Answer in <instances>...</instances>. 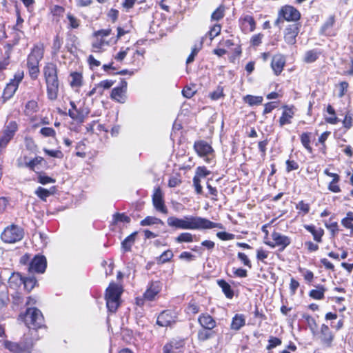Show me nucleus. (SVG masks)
<instances>
[{
	"label": "nucleus",
	"mask_w": 353,
	"mask_h": 353,
	"mask_svg": "<svg viewBox=\"0 0 353 353\" xmlns=\"http://www.w3.org/2000/svg\"><path fill=\"white\" fill-rule=\"evenodd\" d=\"M195 235L190 232H181L174 238V241L177 243H192Z\"/></svg>",
	"instance_id": "603ef678"
},
{
	"label": "nucleus",
	"mask_w": 353,
	"mask_h": 353,
	"mask_svg": "<svg viewBox=\"0 0 353 353\" xmlns=\"http://www.w3.org/2000/svg\"><path fill=\"white\" fill-rule=\"evenodd\" d=\"M23 284L24 290L29 293L38 285V281L34 276L24 277Z\"/></svg>",
	"instance_id": "864d4df0"
},
{
	"label": "nucleus",
	"mask_w": 353,
	"mask_h": 353,
	"mask_svg": "<svg viewBox=\"0 0 353 353\" xmlns=\"http://www.w3.org/2000/svg\"><path fill=\"white\" fill-rule=\"evenodd\" d=\"M45 161L44 158L40 156H37L34 158L30 159L28 163V166L26 168H28L31 171H36V168L42 163V162Z\"/></svg>",
	"instance_id": "69168bd1"
},
{
	"label": "nucleus",
	"mask_w": 353,
	"mask_h": 353,
	"mask_svg": "<svg viewBox=\"0 0 353 353\" xmlns=\"http://www.w3.org/2000/svg\"><path fill=\"white\" fill-rule=\"evenodd\" d=\"M174 257V254L170 249L165 250L159 256L156 258V262L158 265H163L164 263L171 261Z\"/></svg>",
	"instance_id": "49530a36"
},
{
	"label": "nucleus",
	"mask_w": 353,
	"mask_h": 353,
	"mask_svg": "<svg viewBox=\"0 0 353 353\" xmlns=\"http://www.w3.org/2000/svg\"><path fill=\"white\" fill-rule=\"evenodd\" d=\"M167 224L175 230H195L223 228V225L221 223L212 222L206 218L196 216H185L183 219L171 216L167 219Z\"/></svg>",
	"instance_id": "f257e3e1"
},
{
	"label": "nucleus",
	"mask_w": 353,
	"mask_h": 353,
	"mask_svg": "<svg viewBox=\"0 0 353 353\" xmlns=\"http://www.w3.org/2000/svg\"><path fill=\"white\" fill-rule=\"evenodd\" d=\"M237 259L243 264L245 267H247L248 269L252 268V263L249 258V256L243 252H237Z\"/></svg>",
	"instance_id": "e2e57ef3"
},
{
	"label": "nucleus",
	"mask_w": 353,
	"mask_h": 353,
	"mask_svg": "<svg viewBox=\"0 0 353 353\" xmlns=\"http://www.w3.org/2000/svg\"><path fill=\"white\" fill-rule=\"evenodd\" d=\"M211 174V172L207 169V168L204 165L202 166H198L196 168L195 170V175L194 176V178H198L200 180L202 178H205L210 175Z\"/></svg>",
	"instance_id": "774afa93"
},
{
	"label": "nucleus",
	"mask_w": 353,
	"mask_h": 353,
	"mask_svg": "<svg viewBox=\"0 0 353 353\" xmlns=\"http://www.w3.org/2000/svg\"><path fill=\"white\" fill-rule=\"evenodd\" d=\"M295 208L297 210V216L304 217L310 213L311 207L310 203L301 200L295 205Z\"/></svg>",
	"instance_id": "ea45409f"
},
{
	"label": "nucleus",
	"mask_w": 353,
	"mask_h": 353,
	"mask_svg": "<svg viewBox=\"0 0 353 353\" xmlns=\"http://www.w3.org/2000/svg\"><path fill=\"white\" fill-rule=\"evenodd\" d=\"M185 345V339L181 337L172 338L163 346V353H176L182 351Z\"/></svg>",
	"instance_id": "4be33fe9"
},
{
	"label": "nucleus",
	"mask_w": 353,
	"mask_h": 353,
	"mask_svg": "<svg viewBox=\"0 0 353 353\" xmlns=\"http://www.w3.org/2000/svg\"><path fill=\"white\" fill-rule=\"evenodd\" d=\"M222 29V26L220 23H214L212 25L210 30L205 33L203 37L204 39L208 37L210 40L212 41L216 37L219 36L221 34Z\"/></svg>",
	"instance_id": "a18cd8bd"
},
{
	"label": "nucleus",
	"mask_w": 353,
	"mask_h": 353,
	"mask_svg": "<svg viewBox=\"0 0 353 353\" xmlns=\"http://www.w3.org/2000/svg\"><path fill=\"white\" fill-rule=\"evenodd\" d=\"M286 65V58L283 54H274L270 63L271 68L276 76H279L284 70Z\"/></svg>",
	"instance_id": "a878e982"
},
{
	"label": "nucleus",
	"mask_w": 353,
	"mask_h": 353,
	"mask_svg": "<svg viewBox=\"0 0 353 353\" xmlns=\"http://www.w3.org/2000/svg\"><path fill=\"white\" fill-rule=\"evenodd\" d=\"M115 83V81L111 79H105L101 81L97 85L99 89V96H102L105 90L110 89Z\"/></svg>",
	"instance_id": "052dcab7"
},
{
	"label": "nucleus",
	"mask_w": 353,
	"mask_h": 353,
	"mask_svg": "<svg viewBox=\"0 0 353 353\" xmlns=\"http://www.w3.org/2000/svg\"><path fill=\"white\" fill-rule=\"evenodd\" d=\"M225 8L221 4L212 13L210 19L212 21H219L225 17Z\"/></svg>",
	"instance_id": "6e6d98bb"
},
{
	"label": "nucleus",
	"mask_w": 353,
	"mask_h": 353,
	"mask_svg": "<svg viewBox=\"0 0 353 353\" xmlns=\"http://www.w3.org/2000/svg\"><path fill=\"white\" fill-rule=\"evenodd\" d=\"M70 80L69 85L72 89H75L76 91H79V89L83 85V77L81 72H71L69 75Z\"/></svg>",
	"instance_id": "c756f323"
},
{
	"label": "nucleus",
	"mask_w": 353,
	"mask_h": 353,
	"mask_svg": "<svg viewBox=\"0 0 353 353\" xmlns=\"http://www.w3.org/2000/svg\"><path fill=\"white\" fill-rule=\"evenodd\" d=\"M322 52L319 49H312L305 52L303 61L306 63L315 62L321 55Z\"/></svg>",
	"instance_id": "58836bf2"
},
{
	"label": "nucleus",
	"mask_w": 353,
	"mask_h": 353,
	"mask_svg": "<svg viewBox=\"0 0 353 353\" xmlns=\"http://www.w3.org/2000/svg\"><path fill=\"white\" fill-rule=\"evenodd\" d=\"M23 278L18 272H12L8 281L9 288L17 290L23 284Z\"/></svg>",
	"instance_id": "473e14b6"
},
{
	"label": "nucleus",
	"mask_w": 353,
	"mask_h": 353,
	"mask_svg": "<svg viewBox=\"0 0 353 353\" xmlns=\"http://www.w3.org/2000/svg\"><path fill=\"white\" fill-rule=\"evenodd\" d=\"M7 50L6 51V57L4 58L2 61H0V70L3 71L7 69L8 66L10 64V51L12 48V45L10 43L6 44Z\"/></svg>",
	"instance_id": "bf43d9fd"
},
{
	"label": "nucleus",
	"mask_w": 353,
	"mask_h": 353,
	"mask_svg": "<svg viewBox=\"0 0 353 353\" xmlns=\"http://www.w3.org/2000/svg\"><path fill=\"white\" fill-rule=\"evenodd\" d=\"M336 23L334 14L330 15L319 29V34L325 37H334L336 32L334 29Z\"/></svg>",
	"instance_id": "bb28decb"
},
{
	"label": "nucleus",
	"mask_w": 353,
	"mask_h": 353,
	"mask_svg": "<svg viewBox=\"0 0 353 353\" xmlns=\"http://www.w3.org/2000/svg\"><path fill=\"white\" fill-rule=\"evenodd\" d=\"M301 12L294 6L285 4L280 7L277 13V18L274 21V25L279 26L284 21L289 23H301Z\"/></svg>",
	"instance_id": "423d86ee"
},
{
	"label": "nucleus",
	"mask_w": 353,
	"mask_h": 353,
	"mask_svg": "<svg viewBox=\"0 0 353 353\" xmlns=\"http://www.w3.org/2000/svg\"><path fill=\"white\" fill-rule=\"evenodd\" d=\"M79 41L77 36L71 32H67L66 45L65 48L70 52H73L76 50Z\"/></svg>",
	"instance_id": "f704fd0d"
},
{
	"label": "nucleus",
	"mask_w": 353,
	"mask_h": 353,
	"mask_svg": "<svg viewBox=\"0 0 353 353\" xmlns=\"http://www.w3.org/2000/svg\"><path fill=\"white\" fill-rule=\"evenodd\" d=\"M47 268V259L43 254H36L31 259L28 272L30 274H43Z\"/></svg>",
	"instance_id": "a211bd4d"
},
{
	"label": "nucleus",
	"mask_w": 353,
	"mask_h": 353,
	"mask_svg": "<svg viewBox=\"0 0 353 353\" xmlns=\"http://www.w3.org/2000/svg\"><path fill=\"white\" fill-rule=\"evenodd\" d=\"M254 319H257L258 322L256 323V321L251 323L252 325H254L257 324L259 326H261L262 324V322L265 320H266L267 316L263 312L262 309H259L257 305H255L254 310L253 312Z\"/></svg>",
	"instance_id": "09e8293b"
},
{
	"label": "nucleus",
	"mask_w": 353,
	"mask_h": 353,
	"mask_svg": "<svg viewBox=\"0 0 353 353\" xmlns=\"http://www.w3.org/2000/svg\"><path fill=\"white\" fill-rule=\"evenodd\" d=\"M272 241H265V243L271 248H279V250L283 251L291 243V239L276 230L271 234Z\"/></svg>",
	"instance_id": "dca6fc26"
},
{
	"label": "nucleus",
	"mask_w": 353,
	"mask_h": 353,
	"mask_svg": "<svg viewBox=\"0 0 353 353\" xmlns=\"http://www.w3.org/2000/svg\"><path fill=\"white\" fill-rule=\"evenodd\" d=\"M281 115L278 120L280 128L291 125L296 112V108L294 105L284 104L281 106Z\"/></svg>",
	"instance_id": "6ab92c4d"
},
{
	"label": "nucleus",
	"mask_w": 353,
	"mask_h": 353,
	"mask_svg": "<svg viewBox=\"0 0 353 353\" xmlns=\"http://www.w3.org/2000/svg\"><path fill=\"white\" fill-rule=\"evenodd\" d=\"M33 343L30 341H21L19 343L9 340L3 341V347L11 353H32Z\"/></svg>",
	"instance_id": "4468645a"
},
{
	"label": "nucleus",
	"mask_w": 353,
	"mask_h": 353,
	"mask_svg": "<svg viewBox=\"0 0 353 353\" xmlns=\"http://www.w3.org/2000/svg\"><path fill=\"white\" fill-rule=\"evenodd\" d=\"M270 254V251L263 247H260L256 250V259L258 262H261L262 263L267 265L268 263L265 260L268 258Z\"/></svg>",
	"instance_id": "3c124183"
},
{
	"label": "nucleus",
	"mask_w": 353,
	"mask_h": 353,
	"mask_svg": "<svg viewBox=\"0 0 353 353\" xmlns=\"http://www.w3.org/2000/svg\"><path fill=\"white\" fill-rule=\"evenodd\" d=\"M197 321L201 327L208 330H214L217 326L216 319L209 313H201L197 319Z\"/></svg>",
	"instance_id": "cd10ccee"
},
{
	"label": "nucleus",
	"mask_w": 353,
	"mask_h": 353,
	"mask_svg": "<svg viewBox=\"0 0 353 353\" xmlns=\"http://www.w3.org/2000/svg\"><path fill=\"white\" fill-rule=\"evenodd\" d=\"M313 334L323 347L330 348L333 345L335 334L328 325L322 323L319 330L313 332Z\"/></svg>",
	"instance_id": "9b49d317"
},
{
	"label": "nucleus",
	"mask_w": 353,
	"mask_h": 353,
	"mask_svg": "<svg viewBox=\"0 0 353 353\" xmlns=\"http://www.w3.org/2000/svg\"><path fill=\"white\" fill-rule=\"evenodd\" d=\"M243 101L250 106L259 105L262 104L263 98L262 96H254L247 94L243 97Z\"/></svg>",
	"instance_id": "8fccbe9b"
},
{
	"label": "nucleus",
	"mask_w": 353,
	"mask_h": 353,
	"mask_svg": "<svg viewBox=\"0 0 353 353\" xmlns=\"http://www.w3.org/2000/svg\"><path fill=\"white\" fill-rule=\"evenodd\" d=\"M327 289L325 285L318 284L314 289L309 291L308 296L313 300L321 301L325 299V294Z\"/></svg>",
	"instance_id": "7c9ffc66"
},
{
	"label": "nucleus",
	"mask_w": 353,
	"mask_h": 353,
	"mask_svg": "<svg viewBox=\"0 0 353 353\" xmlns=\"http://www.w3.org/2000/svg\"><path fill=\"white\" fill-rule=\"evenodd\" d=\"M56 191H57L56 186H52L49 190L39 186L36 189L34 194L41 201H46L47 198L49 197L50 195L55 194Z\"/></svg>",
	"instance_id": "e433bc0d"
},
{
	"label": "nucleus",
	"mask_w": 353,
	"mask_h": 353,
	"mask_svg": "<svg viewBox=\"0 0 353 353\" xmlns=\"http://www.w3.org/2000/svg\"><path fill=\"white\" fill-rule=\"evenodd\" d=\"M215 334L216 332L214 330L201 327L197 332L196 337L198 341L203 343L212 339Z\"/></svg>",
	"instance_id": "79ce46f5"
},
{
	"label": "nucleus",
	"mask_w": 353,
	"mask_h": 353,
	"mask_svg": "<svg viewBox=\"0 0 353 353\" xmlns=\"http://www.w3.org/2000/svg\"><path fill=\"white\" fill-rule=\"evenodd\" d=\"M179 313L174 309L161 311L157 318L156 324L159 327H171L178 321Z\"/></svg>",
	"instance_id": "2eb2a0df"
},
{
	"label": "nucleus",
	"mask_w": 353,
	"mask_h": 353,
	"mask_svg": "<svg viewBox=\"0 0 353 353\" xmlns=\"http://www.w3.org/2000/svg\"><path fill=\"white\" fill-rule=\"evenodd\" d=\"M66 18L68 21V29H78L81 26V20L76 17L71 12H68L66 15Z\"/></svg>",
	"instance_id": "5fc2aeb1"
},
{
	"label": "nucleus",
	"mask_w": 353,
	"mask_h": 353,
	"mask_svg": "<svg viewBox=\"0 0 353 353\" xmlns=\"http://www.w3.org/2000/svg\"><path fill=\"white\" fill-rule=\"evenodd\" d=\"M162 287L163 283L159 280L150 281L143 294V299L148 301H154L159 297V294L162 290Z\"/></svg>",
	"instance_id": "aec40b11"
},
{
	"label": "nucleus",
	"mask_w": 353,
	"mask_h": 353,
	"mask_svg": "<svg viewBox=\"0 0 353 353\" xmlns=\"http://www.w3.org/2000/svg\"><path fill=\"white\" fill-rule=\"evenodd\" d=\"M152 201L156 210L164 214L168 213V208L163 199V194L160 187L154 188L152 196Z\"/></svg>",
	"instance_id": "5701e85b"
},
{
	"label": "nucleus",
	"mask_w": 353,
	"mask_h": 353,
	"mask_svg": "<svg viewBox=\"0 0 353 353\" xmlns=\"http://www.w3.org/2000/svg\"><path fill=\"white\" fill-rule=\"evenodd\" d=\"M45 54V46L42 42L34 43L26 58V67L31 81L38 79L40 74V63Z\"/></svg>",
	"instance_id": "7ed1b4c3"
},
{
	"label": "nucleus",
	"mask_w": 353,
	"mask_h": 353,
	"mask_svg": "<svg viewBox=\"0 0 353 353\" xmlns=\"http://www.w3.org/2000/svg\"><path fill=\"white\" fill-rule=\"evenodd\" d=\"M298 271L301 273L303 277L304 281L308 285H311L314 279V274L312 271L299 267Z\"/></svg>",
	"instance_id": "4d7b16f0"
},
{
	"label": "nucleus",
	"mask_w": 353,
	"mask_h": 353,
	"mask_svg": "<svg viewBox=\"0 0 353 353\" xmlns=\"http://www.w3.org/2000/svg\"><path fill=\"white\" fill-rule=\"evenodd\" d=\"M146 51L144 48H139L134 51L132 56L131 63L136 66L143 64L145 59V54Z\"/></svg>",
	"instance_id": "a19ab883"
},
{
	"label": "nucleus",
	"mask_w": 353,
	"mask_h": 353,
	"mask_svg": "<svg viewBox=\"0 0 353 353\" xmlns=\"http://www.w3.org/2000/svg\"><path fill=\"white\" fill-rule=\"evenodd\" d=\"M123 292V287L112 281L105 289L104 299L108 310L111 313H115L121 304V295Z\"/></svg>",
	"instance_id": "20e7f679"
},
{
	"label": "nucleus",
	"mask_w": 353,
	"mask_h": 353,
	"mask_svg": "<svg viewBox=\"0 0 353 353\" xmlns=\"http://www.w3.org/2000/svg\"><path fill=\"white\" fill-rule=\"evenodd\" d=\"M128 83L123 79L118 86L114 87L110 93V99L116 102L123 103L127 99Z\"/></svg>",
	"instance_id": "412c9836"
},
{
	"label": "nucleus",
	"mask_w": 353,
	"mask_h": 353,
	"mask_svg": "<svg viewBox=\"0 0 353 353\" xmlns=\"http://www.w3.org/2000/svg\"><path fill=\"white\" fill-rule=\"evenodd\" d=\"M111 28L101 29L94 31L92 34L94 41L92 43V52L101 53L104 50V47L108 46L109 42L105 41V37L111 34Z\"/></svg>",
	"instance_id": "f8f14e48"
},
{
	"label": "nucleus",
	"mask_w": 353,
	"mask_h": 353,
	"mask_svg": "<svg viewBox=\"0 0 353 353\" xmlns=\"http://www.w3.org/2000/svg\"><path fill=\"white\" fill-rule=\"evenodd\" d=\"M302 25L301 23H294L288 24L283 30V39L288 45H294L296 43Z\"/></svg>",
	"instance_id": "f3484780"
},
{
	"label": "nucleus",
	"mask_w": 353,
	"mask_h": 353,
	"mask_svg": "<svg viewBox=\"0 0 353 353\" xmlns=\"http://www.w3.org/2000/svg\"><path fill=\"white\" fill-rule=\"evenodd\" d=\"M327 112L330 115V117L325 118V121L327 123L330 124H336L339 121L336 115L334 108L330 104L327 106Z\"/></svg>",
	"instance_id": "0e129e2a"
},
{
	"label": "nucleus",
	"mask_w": 353,
	"mask_h": 353,
	"mask_svg": "<svg viewBox=\"0 0 353 353\" xmlns=\"http://www.w3.org/2000/svg\"><path fill=\"white\" fill-rule=\"evenodd\" d=\"M39 111L38 101L35 99L28 100L23 110V114L27 117L30 122L33 123L37 120L36 114Z\"/></svg>",
	"instance_id": "393cba45"
},
{
	"label": "nucleus",
	"mask_w": 353,
	"mask_h": 353,
	"mask_svg": "<svg viewBox=\"0 0 353 353\" xmlns=\"http://www.w3.org/2000/svg\"><path fill=\"white\" fill-rule=\"evenodd\" d=\"M217 285L221 288V290L225 297L228 299H233L234 292L231 285L224 279H218L216 281Z\"/></svg>",
	"instance_id": "4c0bfd02"
},
{
	"label": "nucleus",
	"mask_w": 353,
	"mask_h": 353,
	"mask_svg": "<svg viewBox=\"0 0 353 353\" xmlns=\"http://www.w3.org/2000/svg\"><path fill=\"white\" fill-rule=\"evenodd\" d=\"M245 325V317L243 314H236L232 317L230 329L232 330L238 331Z\"/></svg>",
	"instance_id": "c9c22d12"
},
{
	"label": "nucleus",
	"mask_w": 353,
	"mask_h": 353,
	"mask_svg": "<svg viewBox=\"0 0 353 353\" xmlns=\"http://www.w3.org/2000/svg\"><path fill=\"white\" fill-rule=\"evenodd\" d=\"M353 212H348L346 214V216L341 220L342 225L346 229L350 230L351 236L353 235Z\"/></svg>",
	"instance_id": "13d9d810"
},
{
	"label": "nucleus",
	"mask_w": 353,
	"mask_h": 353,
	"mask_svg": "<svg viewBox=\"0 0 353 353\" xmlns=\"http://www.w3.org/2000/svg\"><path fill=\"white\" fill-rule=\"evenodd\" d=\"M63 38L61 35L57 33L53 37V39L52 41V44L50 46L51 52L50 54L52 57H55L60 53L61 49L63 46Z\"/></svg>",
	"instance_id": "72a5a7b5"
},
{
	"label": "nucleus",
	"mask_w": 353,
	"mask_h": 353,
	"mask_svg": "<svg viewBox=\"0 0 353 353\" xmlns=\"http://www.w3.org/2000/svg\"><path fill=\"white\" fill-rule=\"evenodd\" d=\"M59 68L54 62L47 61L42 68V75L46 86L47 98L55 101L58 98L61 82Z\"/></svg>",
	"instance_id": "f03ea898"
},
{
	"label": "nucleus",
	"mask_w": 353,
	"mask_h": 353,
	"mask_svg": "<svg viewBox=\"0 0 353 353\" xmlns=\"http://www.w3.org/2000/svg\"><path fill=\"white\" fill-rule=\"evenodd\" d=\"M15 14L17 17V21L16 24L13 26L12 29L14 31L22 32L21 28H23L24 20L21 17L20 9L17 7H16Z\"/></svg>",
	"instance_id": "338daca9"
},
{
	"label": "nucleus",
	"mask_w": 353,
	"mask_h": 353,
	"mask_svg": "<svg viewBox=\"0 0 353 353\" xmlns=\"http://www.w3.org/2000/svg\"><path fill=\"white\" fill-rule=\"evenodd\" d=\"M330 134V131H325L319 137L317 141L315 140L314 141V145L318 148L319 152L323 154H326L327 153V148L325 142Z\"/></svg>",
	"instance_id": "2f4dec72"
},
{
	"label": "nucleus",
	"mask_w": 353,
	"mask_h": 353,
	"mask_svg": "<svg viewBox=\"0 0 353 353\" xmlns=\"http://www.w3.org/2000/svg\"><path fill=\"white\" fill-rule=\"evenodd\" d=\"M193 149L196 155L202 158L207 163H210L215 159V151L212 144L205 140L195 141L193 145Z\"/></svg>",
	"instance_id": "6e6552de"
},
{
	"label": "nucleus",
	"mask_w": 353,
	"mask_h": 353,
	"mask_svg": "<svg viewBox=\"0 0 353 353\" xmlns=\"http://www.w3.org/2000/svg\"><path fill=\"white\" fill-rule=\"evenodd\" d=\"M23 78L24 71L18 70L14 74L13 78L10 79L9 82L6 83L2 92L1 100L3 103L6 102L14 97Z\"/></svg>",
	"instance_id": "1a4fd4ad"
},
{
	"label": "nucleus",
	"mask_w": 353,
	"mask_h": 353,
	"mask_svg": "<svg viewBox=\"0 0 353 353\" xmlns=\"http://www.w3.org/2000/svg\"><path fill=\"white\" fill-rule=\"evenodd\" d=\"M282 344V339L281 338L274 336H270L268 344L266 345V350H272V349L280 346Z\"/></svg>",
	"instance_id": "680f3d73"
},
{
	"label": "nucleus",
	"mask_w": 353,
	"mask_h": 353,
	"mask_svg": "<svg viewBox=\"0 0 353 353\" xmlns=\"http://www.w3.org/2000/svg\"><path fill=\"white\" fill-rule=\"evenodd\" d=\"M24 236V230L14 223L4 228L1 234V239L6 243H15L23 239Z\"/></svg>",
	"instance_id": "9d476101"
},
{
	"label": "nucleus",
	"mask_w": 353,
	"mask_h": 353,
	"mask_svg": "<svg viewBox=\"0 0 353 353\" xmlns=\"http://www.w3.org/2000/svg\"><path fill=\"white\" fill-rule=\"evenodd\" d=\"M138 232L137 231L132 232L121 242V247L125 252L131 251L132 246L135 242V238Z\"/></svg>",
	"instance_id": "c03bdc74"
},
{
	"label": "nucleus",
	"mask_w": 353,
	"mask_h": 353,
	"mask_svg": "<svg viewBox=\"0 0 353 353\" xmlns=\"http://www.w3.org/2000/svg\"><path fill=\"white\" fill-rule=\"evenodd\" d=\"M241 29L244 32H251L256 29V23L252 15H242L239 19Z\"/></svg>",
	"instance_id": "c85d7f7f"
},
{
	"label": "nucleus",
	"mask_w": 353,
	"mask_h": 353,
	"mask_svg": "<svg viewBox=\"0 0 353 353\" xmlns=\"http://www.w3.org/2000/svg\"><path fill=\"white\" fill-rule=\"evenodd\" d=\"M19 316L29 329L38 330L46 327L43 313L36 307H28Z\"/></svg>",
	"instance_id": "39448f33"
},
{
	"label": "nucleus",
	"mask_w": 353,
	"mask_h": 353,
	"mask_svg": "<svg viewBox=\"0 0 353 353\" xmlns=\"http://www.w3.org/2000/svg\"><path fill=\"white\" fill-rule=\"evenodd\" d=\"M70 108L68 110V116L77 123H83L88 117L90 110L85 105L77 107L75 102L70 101Z\"/></svg>",
	"instance_id": "ddd939ff"
},
{
	"label": "nucleus",
	"mask_w": 353,
	"mask_h": 353,
	"mask_svg": "<svg viewBox=\"0 0 353 353\" xmlns=\"http://www.w3.org/2000/svg\"><path fill=\"white\" fill-rule=\"evenodd\" d=\"M318 136V130H316L314 132H303L299 135L300 141L304 149L309 153L312 154L314 152L313 148L311 143H314L316 140V137Z\"/></svg>",
	"instance_id": "b1692460"
},
{
	"label": "nucleus",
	"mask_w": 353,
	"mask_h": 353,
	"mask_svg": "<svg viewBox=\"0 0 353 353\" xmlns=\"http://www.w3.org/2000/svg\"><path fill=\"white\" fill-rule=\"evenodd\" d=\"M18 130H19V125H18L17 122L15 121H10L5 125L2 132L14 138V137L15 136V134L18 131Z\"/></svg>",
	"instance_id": "37998d69"
},
{
	"label": "nucleus",
	"mask_w": 353,
	"mask_h": 353,
	"mask_svg": "<svg viewBox=\"0 0 353 353\" xmlns=\"http://www.w3.org/2000/svg\"><path fill=\"white\" fill-rule=\"evenodd\" d=\"M303 228L309 232L312 237L313 241L308 240L304 242V248L309 253L315 252L319 250V244L322 243L325 231L322 228L316 227L313 224H305Z\"/></svg>",
	"instance_id": "0eeeda50"
},
{
	"label": "nucleus",
	"mask_w": 353,
	"mask_h": 353,
	"mask_svg": "<svg viewBox=\"0 0 353 353\" xmlns=\"http://www.w3.org/2000/svg\"><path fill=\"white\" fill-rule=\"evenodd\" d=\"M185 311L187 314L194 316L200 312L199 304L196 300L192 299L188 302Z\"/></svg>",
	"instance_id": "de8ad7c7"
}]
</instances>
